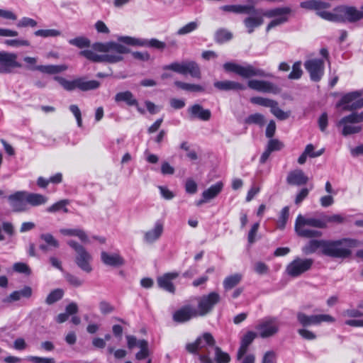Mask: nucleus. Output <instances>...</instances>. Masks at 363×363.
<instances>
[{
	"mask_svg": "<svg viewBox=\"0 0 363 363\" xmlns=\"http://www.w3.org/2000/svg\"><path fill=\"white\" fill-rule=\"evenodd\" d=\"M117 39L119 43L114 41L95 43L91 45L92 50H82L79 55L94 62L114 64L123 60V55L130 52V49L120 43L128 45L152 48L159 50H163L166 48L164 42L156 38L147 40L130 36H119Z\"/></svg>",
	"mask_w": 363,
	"mask_h": 363,
	"instance_id": "nucleus-1",
	"label": "nucleus"
},
{
	"mask_svg": "<svg viewBox=\"0 0 363 363\" xmlns=\"http://www.w3.org/2000/svg\"><path fill=\"white\" fill-rule=\"evenodd\" d=\"M359 245L357 240L343 238L337 240H311L302 248L303 254L311 255L321 250L324 255L335 258L348 257L352 252L350 248Z\"/></svg>",
	"mask_w": 363,
	"mask_h": 363,
	"instance_id": "nucleus-2",
	"label": "nucleus"
},
{
	"mask_svg": "<svg viewBox=\"0 0 363 363\" xmlns=\"http://www.w3.org/2000/svg\"><path fill=\"white\" fill-rule=\"evenodd\" d=\"M186 350L191 354H198L201 363H229L230 355L216 346V340L210 333H204L191 343L186 345Z\"/></svg>",
	"mask_w": 363,
	"mask_h": 363,
	"instance_id": "nucleus-3",
	"label": "nucleus"
},
{
	"mask_svg": "<svg viewBox=\"0 0 363 363\" xmlns=\"http://www.w3.org/2000/svg\"><path fill=\"white\" fill-rule=\"evenodd\" d=\"M306 226H311L317 228H325L326 225L323 220V218H306L299 214L295 222L294 229L296 234L302 238H318L322 235V233L318 230L307 228Z\"/></svg>",
	"mask_w": 363,
	"mask_h": 363,
	"instance_id": "nucleus-4",
	"label": "nucleus"
},
{
	"mask_svg": "<svg viewBox=\"0 0 363 363\" xmlns=\"http://www.w3.org/2000/svg\"><path fill=\"white\" fill-rule=\"evenodd\" d=\"M54 79L67 91H73L77 89L82 91H87L95 90L100 86L99 82L96 80L87 81L85 77H77L73 80H68L62 77L55 76Z\"/></svg>",
	"mask_w": 363,
	"mask_h": 363,
	"instance_id": "nucleus-5",
	"label": "nucleus"
},
{
	"mask_svg": "<svg viewBox=\"0 0 363 363\" xmlns=\"http://www.w3.org/2000/svg\"><path fill=\"white\" fill-rule=\"evenodd\" d=\"M223 68L226 72H234L243 78L272 77L271 74L267 73L263 69L255 68L252 65L242 66L234 62H225L223 65Z\"/></svg>",
	"mask_w": 363,
	"mask_h": 363,
	"instance_id": "nucleus-6",
	"label": "nucleus"
},
{
	"mask_svg": "<svg viewBox=\"0 0 363 363\" xmlns=\"http://www.w3.org/2000/svg\"><path fill=\"white\" fill-rule=\"evenodd\" d=\"M363 122V111L360 113L352 112L344 116L337 123L338 127H342V134L345 136L358 133L362 130V126L356 125Z\"/></svg>",
	"mask_w": 363,
	"mask_h": 363,
	"instance_id": "nucleus-7",
	"label": "nucleus"
},
{
	"mask_svg": "<svg viewBox=\"0 0 363 363\" xmlns=\"http://www.w3.org/2000/svg\"><path fill=\"white\" fill-rule=\"evenodd\" d=\"M67 244L73 248L76 253L75 262L77 265L84 272L90 273L93 270L91 262L92 256L86 250V249L74 240H69Z\"/></svg>",
	"mask_w": 363,
	"mask_h": 363,
	"instance_id": "nucleus-8",
	"label": "nucleus"
},
{
	"mask_svg": "<svg viewBox=\"0 0 363 363\" xmlns=\"http://www.w3.org/2000/svg\"><path fill=\"white\" fill-rule=\"evenodd\" d=\"M164 70H172L181 74H190L192 77L200 79L201 70L199 66L194 61H185L182 62H172L163 67Z\"/></svg>",
	"mask_w": 363,
	"mask_h": 363,
	"instance_id": "nucleus-9",
	"label": "nucleus"
},
{
	"mask_svg": "<svg viewBox=\"0 0 363 363\" xmlns=\"http://www.w3.org/2000/svg\"><path fill=\"white\" fill-rule=\"evenodd\" d=\"M313 262L314 261L311 258L296 257L286 266V272L291 277H300L311 269Z\"/></svg>",
	"mask_w": 363,
	"mask_h": 363,
	"instance_id": "nucleus-10",
	"label": "nucleus"
},
{
	"mask_svg": "<svg viewBox=\"0 0 363 363\" xmlns=\"http://www.w3.org/2000/svg\"><path fill=\"white\" fill-rule=\"evenodd\" d=\"M280 327V322L277 317L267 316L259 320L256 329L262 338H267L276 335Z\"/></svg>",
	"mask_w": 363,
	"mask_h": 363,
	"instance_id": "nucleus-11",
	"label": "nucleus"
},
{
	"mask_svg": "<svg viewBox=\"0 0 363 363\" xmlns=\"http://www.w3.org/2000/svg\"><path fill=\"white\" fill-rule=\"evenodd\" d=\"M297 320L303 327H308L311 325H319L322 323H334L335 319L328 314H318L308 315L302 312L297 313Z\"/></svg>",
	"mask_w": 363,
	"mask_h": 363,
	"instance_id": "nucleus-12",
	"label": "nucleus"
},
{
	"mask_svg": "<svg viewBox=\"0 0 363 363\" xmlns=\"http://www.w3.org/2000/svg\"><path fill=\"white\" fill-rule=\"evenodd\" d=\"M220 300V295L216 292H211L201 297L196 309L198 315L204 316L209 313Z\"/></svg>",
	"mask_w": 363,
	"mask_h": 363,
	"instance_id": "nucleus-13",
	"label": "nucleus"
},
{
	"mask_svg": "<svg viewBox=\"0 0 363 363\" xmlns=\"http://www.w3.org/2000/svg\"><path fill=\"white\" fill-rule=\"evenodd\" d=\"M340 23H356L363 19V10L353 6H339Z\"/></svg>",
	"mask_w": 363,
	"mask_h": 363,
	"instance_id": "nucleus-14",
	"label": "nucleus"
},
{
	"mask_svg": "<svg viewBox=\"0 0 363 363\" xmlns=\"http://www.w3.org/2000/svg\"><path fill=\"white\" fill-rule=\"evenodd\" d=\"M8 201L13 211L23 212L28 209L27 191H18L8 196Z\"/></svg>",
	"mask_w": 363,
	"mask_h": 363,
	"instance_id": "nucleus-15",
	"label": "nucleus"
},
{
	"mask_svg": "<svg viewBox=\"0 0 363 363\" xmlns=\"http://www.w3.org/2000/svg\"><path fill=\"white\" fill-rule=\"evenodd\" d=\"M304 67L309 72L311 79L319 82L324 74V62L320 59H313L305 62Z\"/></svg>",
	"mask_w": 363,
	"mask_h": 363,
	"instance_id": "nucleus-16",
	"label": "nucleus"
},
{
	"mask_svg": "<svg viewBox=\"0 0 363 363\" xmlns=\"http://www.w3.org/2000/svg\"><path fill=\"white\" fill-rule=\"evenodd\" d=\"M16 59L17 55L15 53L0 52V73H10L13 68L21 67V64Z\"/></svg>",
	"mask_w": 363,
	"mask_h": 363,
	"instance_id": "nucleus-17",
	"label": "nucleus"
},
{
	"mask_svg": "<svg viewBox=\"0 0 363 363\" xmlns=\"http://www.w3.org/2000/svg\"><path fill=\"white\" fill-rule=\"evenodd\" d=\"M197 316L196 308L191 305H185L173 313L172 319L176 323H184Z\"/></svg>",
	"mask_w": 363,
	"mask_h": 363,
	"instance_id": "nucleus-18",
	"label": "nucleus"
},
{
	"mask_svg": "<svg viewBox=\"0 0 363 363\" xmlns=\"http://www.w3.org/2000/svg\"><path fill=\"white\" fill-rule=\"evenodd\" d=\"M250 16L243 20V23L247 30L248 33L254 32L255 29L262 26L264 23L262 11L255 9V11H251Z\"/></svg>",
	"mask_w": 363,
	"mask_h": 363,
	"instance_id": "nucleus-19",
	"label": "nucleus"
},
{
	"mask_svg": "<svg viewBox=\"0 0 363 363\" xmlns=\"http://www.w3.org/2000/svg\"><path fill=\"white\" fill-rule=\"evenodd\" d=\"M247 86L249 88L259 92L272 94L279 92L277 86L268 81L251 79L248 81Z\"/></svg>",
	"mask_w": 363,
	"mask_h": 363,
	"instance_id": "nucleus-20",
	"label": "nucleus"
},
{
	"mask_svg": "<svg viewBox=\"0 0 363 363\" xmlns=\"http://www.w3.org/2000/svg\"><path fill=\"white\" fill-rule=\"evenodd\" d=\"M179 274L177 272H168L157 278L158 286L171 294L175 293V286L172 282L179 277Z\"/></svg>",
	"mask_w": 363,
	"mask_h": 363,
	"instance_id": "nucleus-21",
	"label": "nucleus"
},
{
	"mask_svg": "<svg viewBox=\"0 0 363 363\" xmlns=\"http://www.w3.org/2000/svg\"><path fill=\"white\" fill-rule=\"evenodd\" d=\"M33 289L29 286H25L21 290L13 291L9 296L4 298L1 301L4 303H11L20 301L21 298H29L32 296Z\"/></svg>",
	"mask_w": 363,
	"mask_h": 363,
	"instance_id": "nucleus-22",
	"label": "nucleus"
},
{
	"mask_svg": "<svg viewBox=\"0 0 363 363\" xmlns=\"http://www.w3.org/2000/svg\"><path fill=\"white\" fill-rule=\"evenodd\" d=\"M101 259L107 266L118 267L124 264L123 258L118 253H108L103 251L101 253Z\"/></svg>",
	"mask_w": 363,
	"mask_h": 363,
	"instance_id": "nucleus-23",
	"label": "nucleus"
},
{
	"mask_svg": "<svg viewBox=\"0 0 363 363\" xmlns=\"http://www.w3.org/2000/svg\"><path fill=\"white\" fill-rule=\"evenodd\" d=\"M308 178L301 169L290 172L286 177V182L290 185L301 186L306 184Z\"/></svg>",
	"mask_w": 363,
	"mask_h": 363,
	"instance_id": "nucleus-24",
	"label": "nucleus"
},
{
	"mask_svg": "<svg viewBox=\"0 0 363 363\" xmlns=\"http://www.w3.org/2000/svg\"><path fill=\"white\" fill-rule=\"evenodd\" d=\"M162 233L163 224L160 221H157L153 228L145 232L144 241L147 243H153L161 237Z\"/></svg>",
	"mask_w": 363,
	"mask_h": 363,
	"instance_id": "nucleus-25",
	"label": "nucleus"
},
{
	"mask_svg": "<svg viewBox=\"0 0 363 363\" xmlns=\"http://www.w3.org/2000/svg\"><path fill=\"white\" fill-rule=\"evenodd\" d=\"M191 118H198L202 121H208L211 118V113L208 109H204L199 104H194L188 108Z\"/></svg>",
	"mask_w": 363,
	"mask_h": 363,
	"instance_id": "nucleus-26",
	"label": "nucleus"
},
{
	"mask_svg": "<svg viewBox=\"0 0 363 363\" xmlns=\"http://www.w3.org/2000/svg\"><path fill=\"white\" fill-rule=\"evenodd\" d=\"M213 85L220 91H238L244 90L246 88L242 84L230 80L217 81L214 82Z\"/></svg>",
	"mask_w": 363,
	"mask_h": 363,
	"instance_id": "nucleus-27",
	"label": "nucleus"
},
{
	"mask_svg": "<svg viewBox=\"0 0 363 363\" xmlns=\"http://www.w3.org/2000/svg\"><path fill=\"white\" fill-rule=\"evenodd\" d=\"M256 337L257 334L253 331H248L243 335L241 339L240 345L238 350V358L241 357L242 354H245L247 352L249 346L252 344Z\"/></svg>",
	"mask_w": 363,
	"mask_h": 363,
	"instance_id": "nucleus-28",
	"label": "nucleus"
},
{
	"mask_svg": "<svg viewBox=\"0 0 363 363\" xmlns=\"http://www.w3.org/2000/svg\"><path fill=\"white\" fill-rule=\"evenodd\" d=\"M222 11L232 12L235 13H250L255 11V7L252 5H225L220 8Z\"/></svg>",
	"mask_w": 363,
	"mask_h": 363,
	"instance_id": "nucleus-29",
	"label": "nucleus"
},
{
	"mask_svg": "<svg viewBox=\"0 0 363 363\" xmlns=\"http://www.w3.org/2000/svg\"><path fill=\"white\" fill-rule=\"evenodd\" d=\"M67 67L64 65H38L35 67L30 68L31 70H38L43 73L54 74L65 71Z\"/></svg>",
	"mask_w": 363,
	"mask_h": 363,
	"instance_id": "nucleus-30",
	"label": "nucleus"
},
{
	"mask_svg": "<svg viewBox=\"0 0 363 363\" xmlns=\"http://www.w3.org/2000/svg\"><path fill=\"white\" fill-rule=\"evenodd\" d=\"M116 102H125L128 106H137L138 103L137 99L130 91H121L116 94Z\"/></svg>",
	"mask_w": 363,
	"mask_h": 363,
	"instance_id": "nucleus-31",
	"label": "nucleus"
},
{
	"mask_svg": "<svg viewBox=\"0 0 363 363\" xmlns=\"http://www.w3.org/2000/svg\"><path fill=\"white\" fill-rule=\"evenodd\" d=\"M60 232L64 235L68 236H76L82 242L84 243H89V239L88 235L82 229L74 228V229H67L63 228L60 229Z\"/></svg>",
	"mask_w": 363,
	"mask_h": 363,
	"instance_id": "nucleus-32",
	"label": "nucleus"
},
{
	"mask_svg": "<svg viewBox=\"0 0 363 363\" xmlns=\"http://www.w3.org/2000/svg\"><path fill=\"white\" fill-rule=\"evenodd\" d=\"M223 188V183L222 182H218L205 190L202 193V197L207 199V200L209 201L210 200L216 198L220 193Z\"/></svg>",
	"mask_w": 363,
	"mask_h": 363,
	"instance_id": "nucleus-33",
	"label": "nucleus"
},
{
	"mask_svg": "<svg viewBox=\"0 0 363 363\" xmlns=\"http://www.w3.org/2000/svg\"><path fill=\"white\" fill-rule=\"evenodd\" d=\"M290 12L289 8L279 7L262 11V15L267 18H280V16H287Z\"/></svg>",
	"mask_w": 363,
	"mask_h": 363,
	"instance_id": "nucleus-34",
	"label": "nucleus"
},
{
	"mask_svg": "<svg viewBox=\"0 0 363 363\" xmlns=\"http://www.w3.org/2000/svg\"><path fill=\"white\" fill-rule=\"evenodd\" d=\"M27 201L28 206H38L45 204L48 201V198L40 194L27 191Z\"/></svg>",
	"mask_w": 363,
	"mask_h": 363,
	"instance_id": "nucleus-35",
	"label": "nucleus"
},
{
	"mask_svg": "<svg viewBox=\"0 0 363 363\" xmlns=\"http://www.w3.org/2000/svg\"><path fill=\"white\" fill-rule=\"evenodd\" d=\"M242 278V274L239 273L225 277L223 283L225 290L228 291L236 286L241 281Z\"/></svg>",
	"mask_w": 363,
	"mask_h": 363,
	"instance_id": "nucleus-36",
	"label": "nucleus"
},
{
	"mask_svg": "<svg viewBox=\"0 0 363 363\" xmlns=\"http://www.w3.org/2000/svg\"><path fill=\"white\" fill-rule=\"evenodd\" d=\"M339 6L334 9L333 12L321 11H317L316 14L322 18L323 19L332 21V22H340V16H339Z\"/></svg>",
	"mask_w": 363,
	"mask_h": 363,
	"instance_id": "nucleus-37",
	"label": "nucleus"
},
{
	"mask_svg": "<svg viewBox=\"0 0 363 363\" xmlns=\"http://www.w3.org/2000/svg\"><path fill=\"white\" fill-rule=\"evenodd\" d=\"M233 33L225 28L218 29L214 34V40L217 43L222 44L230 40Z\"/></svg>",
	"mask_w": 363,
	"mask_h": 363,
	"instance_id": "nucleus-38",
	"label": "nucleus"
},
{
	"mask_svg": "<svg viewBox=\"0 0 363 363\" xmlns=\"http://www.w3.org/2000/svg\"><path fill=\"white\" fill-rule=\"evenodd\" d=\"M174 85L179 89L190 92H202L204 91V88L201 85L185 83L180 81H175Z\"/></svg>",
	"mask_w": 363,
	"mask_h": 363,
	"instance_id": "nucleus-39",
	"label": "nucleus"
},
{
	"mask_svg": "<svg viewBox=\"0 0 363 363\" xmlns=\"http://www.w3.org/2000/svg\"><path fill=\"white\" fill-rule=\"evenodd\" d=\"M271 113L279 120L284 121L289 118L291 111H284L279 106L278 102L274 101L272 106L270 107Z\"/></svg>",
	"mask_w": 363,
	"mask_h": 363,
	"instance_id": "nucleus-40",
	"label": "nucleus"
},
{
	"mask_svg": "<svg viewBox=\"0 0 363 363\" xmlns=\"http://www.w3.org/2000/svg\"><path fill=\"white\" fill-rule=\"evenodd\" d=\"M360 96V93L358 91L350 92L345 94L340 100L337 102V107H344L346 105H350V103L353 102L358 97Z\"/></svg>",
	"mask_w": 363,
	"mask_h": 363,
	"instance_id": "nucleus-41",
	"label": "nucleus"
},
{
	"mask_svg": "<svg viewBox=\"0 0 363 363\" xmlns=\"http://www.w3.org/2000/svg\"><path fill=\"white\" fill-rule=\"evenodd\" d=\"M199 26V21L196 20L184 25L177 31V35H184L196 30Z\"/></svg>",
	"mask_w": 363,
	"mask_h": 363,
	"instance_id": "nucleus-42",
	"label": "nucleus"
},
{
	"mask_svg": "<svg viewBox=\"0 0 363 363\" xmlns=\"http://www.w3.org/2000/svg\"><path fill=\"white\" fill-rule=\"evenodd\" d=\"M40 238L45 242L50 249H57L60 247L59 241L50 233H43L40 235Z\"/></svg>",
	"mask_w": 363,
	"mask_h": 363,
	"instance_id": "nucleus-43",
	"label": "nucleus"
},
{
	"mask_svg": "<svg viewBox=\"0 0 363 363\" xmlns=\"http://www.w3.org/2000/svg\"><path fill=\"white\" fill-rule=\"evenodd\" d=\"M64 295V291L61 289H56L52 291L47 296L45 303L48 305H52L60 301Z\"/></svg>",
	"mask_w": 363,
	"mask_h": 363,
	"instance_id": "nucleus-44",
	"label": "nucleus"
},
{
	"mask_svg": "<svg viewBox=\"0 0 363 363\" xmlns=\"http://www.w3.org/2000/svg\"><path fill=\"white\" fill-rule=\"evenodd\" d=\"M69 204V201L64 199L60 200L50 206L49 208H47V211L49 213H55L57 211H59L60 210H62L65 213L68 212V209L66 207V206Z\"/></svg>",
	"mask_w": 363,
	"mask_h": 363,
	"instance_id": "nucleus-45",
	"label": "nucleus"
},
{
	"mask_svg": "<svg viewBox=\"0 0 363 363\" xmlns=\"http://www.w3.org/2000/svg\"><path fill=\"white\" fill-rule=\"evenodd\" d=\"M69 43L72 45L76 46L79 48H89L90 46V40L86 37H77L73 39L69 40Z\"/></svg>",
	"mask_w": 363,
	"mask_h": 363,
	"instance_id": "nucleus-46",
	"label": "nucleus"
},
{
	"mask_svg": "<svg viewBox=\"0 0 363 363\" xmlns=\"http://www.w3.org/2000/svg\"><path fill=\"white\" fill-rule=\"evenodd\" d=\"M303 74L301 69V62L297 61L292 66V71L289 73L288 78L289 79H298Z\"/></svg>",
	"mask_w": 363,
	"mask_h": 363,
	"instance_id": "nucleus-47",
	"label": "nucleus"
},
{
	"mask_svg": "<svg viewBox=\"0 0 363 363\" xmlns=\"http://www.w3.org/2000/svg\"><path fill=\"white\" fill-rule=\"evenodd\" d=\"M35 35L43 38L57 37L61 35V32L56 29H41L35 31Z\"/></svg>",
	"mask_w": 363,
	"mask_h": 363,
	"instance_id": "nucleus-48",
	"label": "nucleus"
},
{
	"mask_svg": "<svg viewBox=\"0 0 363 363\" xmlns=\"http://www.w3.org/2000/svg\"><path fill=\"white\" fill-rule=\"evenodd\" d=\"M246 123L249 124H257L262 126L265 123L264 116L261 113L251 114L246 118Z\"/></svg>",
	"mask_w": 363,
	"mask_h": 363,
	"instance_id": "nucleus-49",
	"label": "nucleus"
},
{
	"mask_svg": "<svg viewBox=\"0 0 363 363\" xmlns=\"http://www.w3.org/2000/svg\"><path fill=\"white\" fill-rule=\"evenodd\" d=\"M289 216V208L288 206H285L282 208L279 220L277 221V226L280 229H284L285 228L286 223L288 220Z\"/></svg>",
	"mask_w": 363,
	"mask_h": 363,
	"instance_id": "nucleus-50",
	"label": "nucleus"
},
{
	"mask_svg": "<svg viewBox=\"0 0 363 363\" xmlns=\"http://www.w3.org/2000/svg\"><path fill=\"white\" fill-rule=\"evenodd\" d=\"M250 101L254 104L270 108L274 102V100L263 98L261 96H255L250 99Z\"/></svg>",
	"mask_w": 363,
	"mask_h": 363,
	"instance_id": "nucleus-51",
	"label": "nucleus"
},
{
	"mask_svg": "<svg viewBox=\"0 0 363 363\" xmlns=\"http://www.w3.org/2000/svg\"><path fill=\"white\" fill-rule=\"evenodd\" d=\"M314 149V146L312 144H308L306 145L303 152L307 155V157L314 158L322 155L325 150L323 148L318 151H315Z\"/></svg>",
	"mask_w": 363,
	"mask_h": 363,
	"instance_id": "nucleus-52",
	"label": "nucleus"
},
{
	"mask_svg": "<svg viewBox=\"0 0 363 363\" xmlns=\"http://www.w3.org/2000/svg\"><path fill=\"white\" fill-rule=\"evenodd\" d=\"M99 308L100 312L104 315L111 313L114 311L115 308L108 301H101L99 302Z\"/></svg>",
	"mask_w": 363,
	"mask_h": 363,
	"instance_id": "nucleus-53",
	"label": "nucleus"
},
{
	"mask_svg": "<svg viewBox=\"0 0 363 363\" xmlns=\"http://www.w3.org/2000/svg\"><path fill=\"white\" fill-rule=\"evenodd\" d=\"M323 218L326 225L328 223H342L345 220V218L340 214H334L332 216L324 215Z\"/></svg>",
	"mask_w": 363,
	"mask_h": 363,
	"instance_id": "nucleus-54",
	"label": "nucleus"
},
{
	"mask_svg": "<svg viewBox=\"0 0 363 363\" xmlns=\"http://www.w3.org/2000/svg\"><path fill=\"white\" fill-rule=\"evenodd\" d=\"M37 26V22L33 18L23 17L17 23V27L18 28H24V27H31L34 28Z\"/></svg>",
	"mask_w": 363,
	"mask_h": 363,
	"instance_id": "nucleus-55",
	"label": "nucleus"
},
{
	"mask_svg": "<svg viewBox=\"0 0 363 363\" xmlns=\"http://www.w3.org/2000/svg\"><path fill=\"white\" fill-rule=\"evenodd\" d=\"M65 277L66 281L74 287L81 286L83 284V281L81 280L79 277L69 273L65 274Z\"/></svg>",
	"mask_w": 363,
	"mask_h": 363,
	"instance_id": "nucleus-56",
	"label": "nucleus"
},
{
	"mask_svg": "<svg viewBox=\"0 0 363 363\" xmlns=\"http://www.w3.org/2000/svg\"><path fill=\"white\" fill-rule=\"evenodd\" d=\"M284 147V144L277 139H271L267 144V149L272 152L278 151Z\"/></svg>",
	"mask_w": 363,
	"mask_h": 363,
	"instance_id": "nucleus-57",
	"label": "nucleus"
},
{
	"mask_svg": "<svg viewBox=\"0 0 363 363\" xmlns=\"http://www.w3.org/2000/svg\"><path fill=\"white\" fill-rule=\"evenodd\" d=\"M69 111L74 116V117L77 120V125L79 127H82V113H81V111L79 108V107L75 104H72V105L69 106Z\"/></svg>",
	"mask_w": 363,
	"mask_h": 363,
	"instance_id": "nucleus-58",
	"label": "nucleus"
},
{
	"mask_svg": "<svg viewBox=\"0 0 363 363\" xmlns=\"http://www.w3.org/2000/svg\"><path fill=\"white\" fill-rule=\"evenodd\" d=\"M288 21L287 16H280V18H275L274 20H272L267 26L266 30L268 32L272 28L281 25L284 23H286Z\"/></svg>",
	"mask_w": 363,
	"mask_h": 363,
	"instance_id": "nucleus-59",
	"label": "nucleus"
},
{
	"mask_svg": "<svg viewBox=\"0 0 363 363\" xmlns=\"http://www.w3.org/2000/svg\"><path fill=\"white\" fill-rule=\"evenodd\" d=\"M237 360L240 361V363H255V355L253 353H246L242 354L241 357L238 358V352L236 354Z\"/></svg>",
	"mask_w": 363,
	"mask_h": 363,
	"instance_id": "nucleus-60",
	"label": "nucleus"
},
{
	"mask_svg": "<svg viewBox=\"0 0 363 363\" xmlns=\"http://www.w3.org/2000/svg\"><path fill=\"white\" fill-rule=\"evenodd\" d=\"M13 269L19 273H23L26 274H30V269L28 266L23 262H16L13 264Z\"/></svg>",
	"mask_w": 363,
	"mask_h": 363,
	"instance_id": "nucleus-61",
	"label": "nucleus"
},
{
	"mask_svg": "<svg viewBox=\"0 0 363 363\" xmlns=\"http://www.w3.org/2000/svg\"><path fill=\"white\" fill-rule=\"evenodd\" d=\"M185 190L188 194H195L197 191L196 183L192 179H188L185 183Z\"/></svg>",
	"mask_w": 363,
	"mask_h": 363,
	"instance_id": "nucleus-62",
	"label": "nucleus"
},
{
	"mask_svg": "<svg viewBox=\"0 0 363 363\" xmlns=\"http://www.w3.org/2000/svg\"><path fill=\"white\" fill-rule=\"evenodd\" d=\"M28 360L33 363H55L53 358H45L36 356H30Z\"/></svg>",
	"mask_w": 363,
	"mask_h": 363,
	"instance_id": "nucleus-63",
	"label": "nucleus"
},
{
	"mask_svg": "<svg viewBox=\"0 0 363 363\" xmlns=\"http://www.w3.org/2000/svg\"><path fill=\"white\" fill-rule=\"evenodd\" d=\"M262 363H277L275 353L273 351L267 352L262 357Z\"/></svg>",
	"mask_w": 363,
	"mask_h": 363,
	"instance_id": "nucleus-64",
	"label": "nucleus"
}]
</instances>
